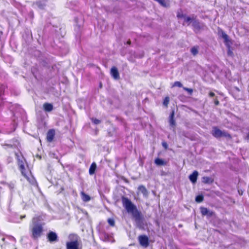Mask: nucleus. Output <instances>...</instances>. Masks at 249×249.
<instances>
[{
    "mask_svg": "<svg viewBox=\"0 0 249 249\" xmlns=\"http://www.w3.org/2000/svg\"><path fill=\"white\" fill-rule=\"evenodd\" d=\"M122 201L123 207L128 213H131L135 223V226L140 230H144L145 227V221L141 213L137 207L127 197L123 196Z\"/></svg>",
    "mask_w": 249,
    "mask_h": 249,
    "instance_id": "f257e3e1",
    "label": "nucleus"
},
{
    "mask_svg": "<svg viewBox=\"0 0 249 249\" xmlns=\"http://www.w3.org/2000/svg\"><path fill=\"white\" fill-rule=\"evenodd\" d=\"M31 237L34 240L40 238L43 232V227L41 224L36 223L33 225L31 229Z\"/></svg>",
    "mask_w": 249,
    "mask_h": 249,
    "instance_id": "f03ea898",
    "label": "nucleus"
},
{
    "mask_svg": "<svg viewBox=\"0 0 249 249\" xmlns=\"http://www.w3.org/2000/svg\"><path fill=\"white\" fill-rule=\"evenodd\" d=\"M19 170L21 173V174L24 176L28 182L34 185L36 183V179L32 175L31 172L30 170L25 168L24 165L23 164H21L19 166Z\"/></svg>",
    "mask_w": 249,
    "mask_h": 249,
    "instance_id": "7ed1b4c3",
    "label": "nucleus"
},
{
    "mask_svg": "<svg viewBox=\"0 0 249 249\" xmlns=\"http://www.w3.org/2000/svg\"><path fill=\"white\" fill-rule=\"evenodd\" d=\"M212 135L216 139H219L221 137H225L228 139H231V137L230 134L225 131H221L217 127H213L212 131Z\"/></svg>",
    "mask_w": 249,
    "mask_h": 249,
    "instance_id": "20e7f679",
    "label": "nucleus"
},
{
    "mask_svg": "<svg viewBox=\"0 0 249 249\" xmlns=\"http://www.w3.org/2000/svg\"><path fill=\"white\" fill-rule=\"evenodd\" d=\"M192 26L193 27L194 31L196 33H198L201 31L207 29L206 25L204 23L200 22L196 18L193 21Z\"/></svg>",
    "mask_w": 249,
    "mask_h": 249,
    "instance_id": "39448f33",
    "label": "nucleus"
},
{
    "mask_svg": "<svg viewBox=\"0 0 249 249\" xmlns=\"http://www.w3.org/2000/svg\"><path fill=\"white\" fill-rule=\"evenodd\" d=\"M218 35L219 36L224 39V42L226 46L230 48L231 44L230 39H229V36L223 31L221 29H218Z\"/></svg>",
    "mask_w": 249,
    "mask_h": 249,
    "instance_id": "423d86ee",
    "label": "nucleus"
},
{
    "mask_svg": "<svg viewBox=\"0 0 249 249\" xmlns=\"http://www.w3.org/2000/svg\"><path fill=\"white\" fill-rule=\"evenodd\" d=\"M140 244L143 247L147 248L149 245L148 237L145 235H141L138 237Z\"/></svg>",
    "mask_w": 249,
    "mask_h": 249,
    "instance_id": "0eeeda50",
    "label": "nucleus"
},
{
    "mask_svg": "<svg viewBox=\"0 0 249 249\" xmlns=\"http://www.w3.org/2000/svg\"><path fill=\"white\" fill-rule=\"evenodd\" d=\"M66 249H79V242L77 240L66 243Z\"/></svg>",
    "mask_w": 249,
    "mask_h": 249,
    "instance_id": "6e6552de",
    "label": "nucleus"
},
{
    "mask_svg": "<svg viewBox=\"0 0 249 249\" xmlns=\"http://www.w3.org/2000/svg\"><path fill=\"white\" fill-rule=\"evenodd\" d=\"M47 238L48 241L51 243L57 242L58 238L57 234L53 231H50L47 235Z\"/></svg>",
    "mask_w": 249,
    "mask_h": 249,
    "instance_id": "1a4fd4ad",
    "label": "nucleus"
},
{
    "mask_svg": "<svg viewBox=\"0 0 249 249\" xmlns=\"http://www.w3.org/2000/svg\"><path fill=\"white\" fill-rule=\"evenodd\" d=\"M55 134L54 129H51L47 133L46 140L49 142H51L53 141Z\"/></svg>",
    "mask_w": 249,
    "mask_h": 249,
    "instance_id": "9d476101",
    "label": "nucleus"
},
{
    "mask_svg": "<svg viewBox=\"0 0 249 249\" xmlns=\"http://www.w3.org/2000/svg\"><path fill=\"white\" fill-rule=\"evenodd\" d=\"M110 73L114 79L117 80L120 79V74L117 68L113 67L111 68Z\"/></svg>",
    "mask_w": 249,
    "mask_h": 249,
    "instance_id": "9b49d317",
    "label": "nucleus"
},
{
    "mask_svg": "<svg viewBox=\"0 0 249 249\" xmlns=\"http://www.w3.org/2000/svg\"><path fill=\"white\" fill-rule=\"evenodd\" d=\"M196 17L193 15L191 17L186 16L184 18V22H185L187 26L190 25L191 23L193 22V21L196 19Z\"/></svg>",
    "mask_w": 249,
    "mask_h": 249,
    "instance_id": "f8f14e48",
    "label": "nucleus"
},
{
    "mask_svg": "<svg viewBox=\"0 0 249 249\" xmlns=\"http://www.w3.org/2000/svg\"><path fill=\"white\" fill-rule=\"evenodd\" d=\"M198 173L196 171H194L193 173L189 176L190 180L193 183L196 182Z\"/></svg>",
    "mask_w": 249,
    "mask_h": 249,
    "instance_id": "ddd939ff",
    "label": "nucleus"
},
{
    "mask_svg": "<svg viewBox=\"0 0 249 249\" xmlns=\"http://www.w3.org/2000/svg\"><path fill=\"white\" fill-rule=\"evenodd\" d=\"M80 196L82 200L85 202H88L91 200L90 196L86 194L84 191H81L80 192Z\"/></svg>",
    "mask_w": 249,
    "mask_h": 249,
    "instance_id": "4468645a",
    "label": "nucleus"
},
{
    "mask_svg": "<svg viewBox=\"0 0 249 249\" xmlns=\"http://www.w3.org/2000/svg\"><path fill=\"white\" fill-rule=\"evenodd\" d=\"M138 190L141 192L144 197H147L148 192L146 188L143 185H140L138 187Z\"/></svg>",
    "mask_w": 249,
    "mask_h": 249,
    "instance_id": "2eb2a0df",
    "label": "nucleus"
},
{
    "mask_svg": "<svg viewBox=\"0 0 249 249\" xmlns=\"http://www.w3.org/2000/svg\"><path fill=\"white\" fill-rule=\"evenodd\" d=\"M44 110L46 112H50L53 109V106L52 104L45 103L43 105Z\"/></svg>",
    "mask_w": 249,
    "mask_h": 249,
    "instance_id": "dca6fc26",
    "label": "nucleus"
},
{
    "mask_svg": "<svg viewBox=\"0 0 249 249\" xmlns=\"http://www.w3.org/2000/svg\"><path fill=\"white\" fill-rule=\"evenodd\" d=\"M174 112L173 111L170 115L169 123L171 126L173 127V130L175 129V126L176 125L175 120L174 119Z\"/></svg>",
    "mask_w": 249,
    "mask_h": 249,
    "instance_id": "f3484780",
    "label": "nucleus"
},
{
    "mask_svg": "<svg viewBox=\"0 0 249 249\" xmlns=\"http://www.w3.org/2000/svg\"><path fill=\"white\" fill-rule=\"evenodd\" d=\"M155 163L158 166L165 165L166 164V162L163 160L159 158L155 160Z\"/></svg>",
    "mask_w": 249,
    "mask_h": 249,
    "instance_id": "a211bd4d",
    "label": "nucleus"
},
{
    "mask_svg": "<svg viewBox=\"0 0 249 249\" xmlns=\"http://www.w3.org/2000/svg\"><path fill=\"white\" fill-rule=\"evenodd\" d=\"M96 167V164L95 162H93L91 163L89 169V174L90 175H92L95 173Z\"/></svg>",
    "mask_w": 249,
    "mask_h": 249,
    "instance_id": "6ab92c4d",
    "label": "nucleus"
},
{
    "mask_svg": "<svg viewBox=\"0 0 249 249\" xmlns=\"http://www.w3.org/2000/svg\"><path fill=\"white\" fill-rule=\"evenodd\" d=\"M202 182L204 183L210 184L212 183L213 180L208 177H203L202 178Z\"/></svg>",
    "mask_w": 249,
    "mask_h": 249,
    "instance_id": "aec40b11",
    "label": "nucleus"
},
{
    "mask_svg": "<svg viewBox=\"0 0 249 249\" xmlns=\"http://www.w3.org/2000/svg\"><path fill=\"white\" fill-rule=\"evenodd\" d=\"M208 210H209L206 208H204V207L200 208L201 213L202 215H206L208 213Z\"/></svg>",
    "mask_w": 249,
    "mask_h": 249,
    "instance_id": "412c9836",
    "label": "nucleus"
},
{
    "mask_svg": "<svg viewBox=\"0 0 249 249\" xmlns=\"http://www.w3.org/2000/svg\"><path fill=\"white\" fill-rule=\"evenodd\" d=\"M191 52L194 55H196L198 53L197 48L196 47H193L191 49Z\"/></svg>",
    "mask_w": 249,
    "mask_h": 249,
    "instance_id": "4be33fe9",
    "label": "nucleus"
},
{
    "mask_svg": "<svg viewBox=\"0 0 249 249\" xmlns=\"http://www.w3.org/2000/svg\"><path fill=\"white\" fill-rule=\"evenodd\" d=\"M195 200L197 202H201L203 200V196L202 195H198L196 197Z\"/></svg>",
    "mask_w": 249,
    "mask_h": 249,
    "instance_id": "5701e85b",
    "label": "nucleus"
},
{
    "mask_svg": "<svg viewBox=\"0 0 249 249\" xmlns=\"http://www.w3.org/2000/svg\"><path fill=\"white\" fill-rule=\"evenodd\" d=\"M90 119L92 123H93L95 124H98L101 123V121L100 120L96 119L95 118H91Z\"/></svg>",
    "mask_w": 249,
    "mask_h": 249,
    "instance_id": "b1692460",
    "label": "nucleus"
},
{
    "mask_svg": "<svg viewBox=\"0 0 249 249\" xmlns=\"http://www.w3.org/2000/svg\"><path fill=\"white\" fill-rule=\"evenodd\" d=\"M173 86L181 88L182 87V84L179 81H176L174 83Z\"/></svg>",
    "mask_w": 249,
    "mask_h": 249,
    "instance_id": "393cba45",
    "label": "nucleus"
},
{
    "mask_svg": "<svg viewBox=\"0 0 249 249\" xmlns=\"http://www.w3.org/2000/svg\"><path fill=\"white\" fill-rule=\"evenodd\" d=\"M169 102V98L168 97H166L164 98L163 104V105L167 106Z\"/></svg>",
    "mask_w": 249,
    "mask_h": 249,
    "instance_id": "a878e982",
    "label": "nucleus"
},
{
    "mask_svg": "<svg viewBox=\"0 0 249 249\" xmlns=\"http://www.w3.org/2000/svg\"><path fill=\"white\" fill-rule=\"evenodd\" d=\"M0 184H8V186L10 187V188H14V184L13 183H11V184H8L6 182H4V181H1L0 182ZM0 189H1V187L0 186Z\"/></svg>",
    "mask_w": 249,
    "mask_h": 249,
    "instance_id": "bb28decb",
    "label": "nucleus"
},
{
    "mask_svg": "<svg viewBox=\"0 0 249 249\" xmlns=\"http://www.w3.org/2000/svg\"><path fill=\"white\" fill-rule=\"evenodd\" d=\"M183 89L184 90L187 91L190 95H191L193 91V90L192 89H189V88H186V87H183Z\"/></svg>",
    "mask_w": 249,
    "mask_h": 249,
    "instance_id": "cd10ccee",
    "label": "nucleus"
},
{
    "mask_svg": "<svg viewBox=\"0 0 249 249\" xmlns=\"http://www.w3.org/2000/svg\"><path fill=\"white\" fill-rule=\"evenodd\" d=\"M214 214V213L212 211L208 210V213L206 215L209 217L213 216Z\"/></svg>",
    "mask_w": 249,
    "mask_h": 249,
    "instance_id": "c85d7f7f",
    "label": "nucleus"
},
{
    "mask_svg": "<svg viewBox=\"0 0 249 249\" xmlns=\"http://www.w3.org/2000/svg\"><path fill=\"white\" fill-rule=\"evenodd\" d=\"M186 16V15L183 14L178 13L177 14V17L178 18H183L184 19Z\"/></svg>",
    "mask_w": 249,
    "mask_h": 249,
    "instance_id": "c756f323",
    "label": "nucleus"
},
{
    "mask_svg": "<svg viewBox=\"0 0 249 249\" xmlns=\"http://www.w3.org/2000/svg\"><path fill=\"white\" fill-rule=\"evenodd\" d=\"M115 225V222L113 219L110 218V226H114Z\"/></svg>",
    "mask_w": 249,
    "mask_h": 249,
    "instance_id": "7c9ffc66",
    "label": "nucleus"
},
{
    "mask_svg": "<svg viewBox=\"0 0 249 249\" xmlns=\"http://www.w3.org/2000/svg\"><path fill=\"white\" fill-rule=\"evenodd\" d=\"M4 89L2 87H0V96L4 94Z\"/></svg>",
    "mask_w": 249,
    "mask_h": 249,
    "instance_id": "2f4dec72",
    "label": "nucleus"
},
{
    "mask_svg": "<svg viewBox=\"0 0 249 249\" xmlns=\"http://www.w3.org/2000/svg\"><path fill=\"white\" fill-rule=\"evenodd\" d=\"M162 145L165 149H167L168 147V144L166 142H162Z\"/></svg>",
    "mask_w": 249,
    "mask_h": 249,
    "instance_id": "473e14b6",
    "label": "nucleus"
},
{
    "mask_svg": "<svg viewBox=\"0 0 249 249\" xmlns=\"http://www.w3.org/2000/svg\"><path fill=\"white\" fill-rule=\"evenodd\" d=\"M214 104L216 105V106H217L219 105V102L218 101V100L215 98L214 100Z\"/></svg>",
    "mask_w": 249,
    "mask_h": 249,
    "instance_id": "72a5a7b5",
    "label": "nucleus"
},
{
    "mask_svg": "<svg viewBox=\"0 0 249 249\" xmlns=\"http://www.w3.org/2000/svg\"><path fill=\"white\" fill-rule=\"evenodd\" d=\"M214 95H215V94H214L213 92H210L209 93V96H210V97H214Z\"/></svg>",
    "mask_w": 249,
    "mask_h": 249,
    "instance_id": "f704fd0d",
    "label": "nucleus"
},
{
    "mask_svg": "<svg viewBox=\"0 0 249 249\" xmlns=\"http://www.w3.org/2000/svg\"><path fill=\"white\" fill-rule=\"evenodd\" d=\"M109 237H110V242H112V243L115 242V240L114 239L111 240V238L112 236H111V235L110 233Z\"/></svg>",
    "mask_w": 249,
    "mask_h": 249,
    "instance_id": "c9c22d12",
    "label": "nucleus"
},
{
    "mask_svg": "<svg viewBox=\"0 0 249 249\" xmlns=\"http://www.w3.org/2000/svg\"><path fill=\"white\" fill-rule=\"evenodd\" d=\"M36 4H37V5L39 6V7H41V4H40V2H36Z\"/></svg>",
    "mask_w": 249,
    "mask_h": 249,
    "instance_id": "e433bc0d",
    "label": "nucleus"
},
{
    "mask_svg": "<svg viewBox=\"0 0 249 249\" xmlns=\"http://www.w3.org/2000/svg\"><path fill=\"white\" fill-rule=\"evenodd\" d=\"M229 55H231L232 53V52H231L230 50L228 52Z\"/></svg>",
    "mask_w": 249,
    "mask_h": 249,
    "instance_id": "4c0bfd02",
    "label": "nucleus"
},
{
    "mask_svg": "<svg viewBox=\"0 0 249 249\" xmlns=\"http://www.w3.org/2000/svg\"><path fill=\"white\" fill-rule=\"evenodd\" d=\"M130 43H131L130 41H129H129H127V44L130 45Z\"/></svg>",
    "mask_w": 249,
    "mask_h": 249,
    "instance_id": "58836bf2",
    "label": "nucleus"
},
{
    "mask_svg": "<svg viewBox=\"0 0 249 249\" xmlns=\"http://www.w3.org/2000/svg\"><path fill=\"white\" fill-rule=\"evenodd\" d=\"M25 215H24V216H21V218H25Z\"/></svg>",
    "mask_w": 249,
    "mask_h": 249,
    "instance_id": "ea45409f",
    "label": "nucleus"
},
{
    "mask_svg": "<svg viewBox=\"0 0 249 249\" xmlns=\"http://www.w3.org/2000/svg\"><path fill=\"white\" fill-rule=\"evenodd\" d=\"M247 138L248 139H249V134H248Z\"/></svg>",
    "mask_w": 249,
    "mask_h": 249,
    "instance_id": "a19ab883",
    "label": "nucleus"
},
{
    "mask_svg": "<svg viewBox=\"0 0 249 249\" xmlns=\"http://www.w3.org/2000/svg\"><path fill=\"white\" fill-rule=\"evenodd\" d=\"M100 88H101V87H102V84H101V83H100Z\"/></svg>",
    "mask_w": 249,
    "mask_h": 249,
    "instance_id": "79ce46f5",
    "label": "nucleus"
}]
</instances>
